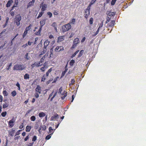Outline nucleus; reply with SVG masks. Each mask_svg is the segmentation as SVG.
Here are the masks:
<instances>
[{"instance_id": "f257e3e1", "label": "nucleus", "mask_w": 146, "mask_h": 146, "mask_svg": "<svg viewBox=\"0 0 146 146\" xmlns=\"http://www.w3.org/2000/svg\"><path fill=\"white\" fill-rule=\"evenodd\" d=\"M25 67L23 64L21 65L19 64H17L14 66L13 68V70L22 71L25 69Z\"/></svg>"}, {"instance_id": "f03ea898", "label": "nucleus", "mask_w": 146, "mask_h": 146, "mask_svg": "<svg viewBox=\"0 0 146 146\" xmlns=\"http://www.w3.org/2000/svg\"><path fill=\"white\" fill-rule=\"evenodd\" d=\"M71 28V26L70 24L69 23L67 24L63 25L62 27V32L64 33L65 32L68 31Z\"/></svg>"}, {"instance_id": "7ed1b4c3", "label": "nucleus", "mask_w": 146, "mask_h": 146, "mask_svg": "<svg viewBox=\"0 0 146 146\" xmlns=\"http://www.w3.org/2000/svg\"><path fill=\"white\" fill-rule=\"evenodd\" d=\"M21 19V16L19 14L16 16L15 19V22L17 26H19L20 24V21Z\"/></svg>"}, {"instance_id": "20e7f679", "label": "nucleus", "mask_w": 146, "mask_h": 146, "mask_svg": "<svg viewBox=\"0 0 146 146\" xmlns=\"http://www.w3.org/2000/svg\"><path fill=\"white\" fill-rule=\"evenodd\" d=\"M79 42L80 40L79 38H76L74 39V40L73 43L71 47V48L74 49L75 48L77 44H79Z\"/></svg>"}, {"instance_id": "39448f33", "label": "nucleus", "mask_w": 146, "mask_h": 146, "mask_svg": "<svg viewBox=\"0 0 146 146\" xmlns=\"http://www.w3.org/2000/svg\"><path fill=\"white\" fill-rule=\"evenodd\" d=\"M40 7H41L42 6V8L41 9V11L44 12L46 9L47 7V5L46 4H43V2L42 3L40 4Z\"/></svg>"}, {"instance_id": "423d86ee", "label": "nucleus", "mask_w": 146, "mask_h": 146, "mask_svg": "<svg viewBox=\"0 0 146 146\" xmlns=\"http://www.w3.org/2000/svg\"><path fill=\"white\" fill-rule=\"evenodd\" d=\"M15 121L13 118H12L9 121L8 124L9 127L11 128L14 126V123L15 122Z\"/></svg>"}, {"instance_id": "0eeeda50", "label": "nucleus", "mask_w": 146, "mask_h": 146, "mask_svg": "<svg viewBox=\"0 0 146 146\" xmlns=\"http://www.w3.org/2000/svg\"><path fill=\"white\" fill-rule=\"evenodd\" d=\"M64 50V48L62 46H57L55 48V50L56 52H59Z\"/></svg>"}, {"instance_id": "6e6552de", "label": "nucleus", "mask_w": 146, "mask_h": 146, "mask_svg": "<svg viewBox=\"0 0 146 146\" xmlns=\"http://www.w3.org/2000/svg\"><path fill=\"white\" fill-rule=\"evenodd\" d=\"M59 117V115H58L56 113L54 115H53V116H52V117L51 118V121H54L56 119H57V118H58Z\"/></svg>"}, {"instance_id": "1a4fd4ad", "label": "nucleus", "mask_w": 146, "mask_h": 146, "mask_svg": "<svg viewBox=\"0 0 146 146\" xmlns=\"http://www.w3.org/2000/svg\"><path fill=\"white\" fill-rule=\"evenodd\" d=\"M85 13H86V14H85V17L87 19V18L88 17V16L90 15V11H89V9H87L86 10Z\"/></svg>"}, {"instance_id": "9d476101", "label": "nucleus", "mask_w": 146, "mask_h": 146, "mask_svg": "<svg viewBox=\"0 0 146 146\" xmlns=\"http://www.w3.org/2000/svg\"><path fill=\"white\" fill-rule=\"evenodd\" d=\"M13 1L12 0L9 1L6 5V6L7 7H9L10 6L12 3H13Z\"/></svg>"}, {"instance_id": "9b49d317", "label": "nucleus", "mask_w": 146, "mask_h": 146, "mask_svg": "<svg viewBox=\"0 0 146 146\" xmlns=\"http://www.w3.org/2000/svg\"><path fill=\"white\" fill-rule=\"evenodd\" d=\"M64 39V36H61L58 37V38L57 42H59L62 41Z\"/></svg>"}, {"instance_id": "f8f14e48", "label": "nucleus", "mask_w": 146, "mask_h": 146, "mask_svg": "<svg viewBox=\"0 0 146 146\" xmlns=\"http://www.w3.org/2000/svg\"><path fill=\"white\" fill-rule=\"evenodd\" d=\"M96 0H91V1L89 4L88 8L90 10L92 5L94 3H95Z\"/></svg>"}, {"instance_id": "ddd939ff", "label": "nucleus", "mask_w": 146, "mask_h": 146, "mask_svg": "<svg viewBox=\"0 0 146 146\" xmlns=\"http://www.w3.org/2000/svg\"><path fill=\"white\" fill-rule=\"evenodd\" d=\"M106 13L110 17L114 16L115 14V13L114 12H111L109 11H107Z\"/></svg>"}, {"instance_id": "4468645a", "label": "nucleus", "mask_w": 146, "mask_h": 146, "mask_svg": "<svg viewBox=\"0 0 146 146\" xmlns=\"http://www.w3.org/2000/svg\"><path fill=\"white\" fill-rule=\"evenodd\" d=\"M115 20H113L111 22V23H109L108 24V25L109 27H112L113 26L115 25Z\"/></svg>"}, {"instance_id": "2eb2a0df", "label": "nucleus", "mask_w": 146, "mask_h": 146, "mask_svg": "<svg viewBox=\"0 0 146 146\" xmlns=\"http://www.w3.org/2000/svg\"><path fill=\"white\" fill-rule=\"evenodd\" d=\"M54 131H53L52 133L46 136L45 137V139L46 140H48L50 139L51 137V135L53 134Z\"/></svg>"}, {"instance_id": "dca6fc26", "label": "nucleus", "mask_w": 146, "mask_h": 146, "mask_svg": "<svg viewBox=\"0 0 146 146\" xmlns=\"http://www.w3.org/2000/svg\"><path fill=\"white\" fill-rule=\"evenodd\" d=\"M46 114L45 113L43 112H40L38 114V116L40 117H42L45 116Z\"/></svg>"}, {"instance_id": "f3484780", "label": "nucleus", "mask_w": 146, "mask_h": 146, "mask_svg": "<svg viewBox=\"0 0 146 146\" xmlns=\"http://www.w3.org/2000/svg\"><path fill=\"white\" fill-rule=\"evenodd\" d=\"M31 129V126L27 125L26 127L25 130L26 132H29L30 131Z\"/></svg>"}, {"instance_id": "a211bd4d", "label": "nucleus", "mask_w": 146, "mask_h": 146, "mask_svg": "<svg viewBox=\"0 0 146 146\" xmlns=\"http://www.w3.org/2000/svg\"><path fill=\"white\" fill-rule=\"evenodd\" d=\"M84 52V50H81L80 51V52L79 53L78 55V57L80 58L81 57L83 54Z\"/></svg>"}, {"instance_id": "6ab92c4d", "label": "nucleus", "mask_w": 146, "mask_h": 146, "mask_svg": "<svg viewBox=\"0 0 146 146\" xmlns=\"http://www.w3.org/2000/svg\"><path fill=\"white\" fill-rule=\"evenodd\" d=\"M40 127V129H42L43 131L45 130L46 129V126L45 125H41Z\"/></svg>"}, {"instance_id": "aec40b11", "label": "nucleus", "mask_w": 146, "mask_h": 146, "mask_svg": "<svg viewBox=\"0 0 146 146\" xmlns=\"http://www.w3.org/2000/svg\"><path fill=\"white\" fill-rule=\"evenodd\" d=\"M24 79L25 80L28 79L29 78V75L28 74H26L24 75Z\"/></svg>"}, {"instance_id": "412c9836", "label": "nucleus", "mask_w": 146, "mask_h": 146, "mask_svg": "<svg viewBox=\"0 0 146 146\" xmlns=\"http://www.w3.org/2000/svg\"><path fill=\"white\" fill-rule=\"evenodd\" d=\"M46 22V20L45 19H42L41 20L40 22V25H44Z\"/></svg>"}, {"instance_id": "4be33fe9", "label": "nucleus", "mask_w": 146, "mask_h": 146, "mask_svg": "<svg viewBox=\"0 0 146 146\" xmlns=\"http://www.w3.org/2000/svg\"><path fill=\"white\" fill-rule=\"evenodd\" d=\"M48 129H49V132H48V133L50 134L52 133V131H53L54 130V131H55V130L56 129H53L52 128V127H51L50 126L49 127Z\"/></svg>"}, {"instance_id": "5701e85b", "label": "nucleus", "mask_w": 146, "mask_h": 146, "mask_svg": "<svg viewBox=\"0 0 146 146\" xmlns=\"http://www.w3.org/2000/svg\"><path fill=\"white\" fill-rule=\"evenodd\" d=\"M79 50H77L75 53L72 54V56H71V58H73L79 52Z\"/></svg>"}, {"instance_id": "b1692460", "label": "nucleus", "mask_w": 146, "mask_h": 146, "mask_svg": "<svg viewBox=\"0 0 146 146\" xmlns=\"http://www.w3.org/2000/svg\"><path fill=\"white\" fill-rule=\"evenodd\" d=\"M44 13V12L42 11L41 12H40L38 15V16H37V19H38L40 17H41L42 15Z\"/></svg>"}, {"instance_id": "393cba45", "label": "nucleus", "mask_w": 146, "mask_h": 146, "mask_svg": "<svg viewBox=\"0 0 146 146\" xmlns=\"http://www.w3.org/2000/svg\"><path fill=\"white\" fill-rule=\"evenodd\" d=\"M64 93H65V94L62 97H61V99L62 100H64L67 95V92H65V91H64V92L63 93V94H62V95H63V94H64Z\"/></svg>"}, {"instance_id": "a878e982", "label": "nucleus", "mask_w": 146, "mask_h": 146, "mask_svg": "<svg viewBox=\"0 0 146 146\" xmlns=\"http://www.w3.org/2000/svg\"><path fill=\"white\" fill-rule=\"evenodd\" d=\"M32 26V25L31 24H30L25 29V31L26 30V31L28 32V31H29L31 29V27Z\"/></svg>"}, {"instance_id": "bb28decb", "label": "nucleus", "mask_w": 146, "mask_h": 146, "mask_svg": "<svg viewBox=\"0 0 146 146\" xmlns=\"http://www.w3.org/2000/svg\"><path fill=\"white\" fill-rule=\"evenodd\" d=\"M52 70V68H51L49 69L46 73V76H48L49 75V74L51 72Z\"/></svg>"}, {"instance_id": "cd10ccee", "label": "nucleus", "mask_w": 146, "mask_h": 146, "mask_svg": "<svg viewBox=\"0 0 146 146\" xmlns=\"http://www.w3.org/2000/svg\"><path fill=\"white\" fill-rule=\"evenodd\" d=\"M67 70H68V69H65V70L62 72V74H61V78L62 77L65 75V74Z\"/></svg>"}, {"instance_id": "c85d7f7f", "label": "nucleus", "mask_w": 146, "mask_h": 146, "mask_svg": "<svg viewBox=\"0 0 146 146\" xmlns=\"http://www.w3.org/2000/svg\"><path fill=\"white\" fill-rule=\"evenodd\" d=\"M75 62V61L74 60L72 59L70 61V64L71 66H72L73 65Z\"/></svg>"}, {"instance_id": "c756f323", "label": "nucleus", "mask_w": 146, "mask_h": 146, "mask_svg": "<svg viewBox=\"0 0 146 146\" xmlns=\"http://www.w3.org/2000/svg\"><path fill=\"white\" fill-rule=\"evenodd\" d=\"M36 117L34 115L31 116L30 117V119L32 121H34L36 119Z\"/></svg>"}, {"instance_id": "7c9ffc66", "label": "nucleus", "mask_w": 146, "mask_h": 146, "mask_svg": "<svg viewBox=\"0 0 146 146\" xmlns=\"http://www.w3.org/2000/svg\"><path fill=\"white\" fill-rule=\"evenodd\" d=\"M3 94L5 96H7L8 95V93L5 90H3Z\"/></svg>"}, {"instance_id": "2f4dec72", "label": "nucleus", "mask_w": 146, "mask_h": 146, "mask_svg": "<svg viewBox=\"0 0 146 146\" xmlns=\"http://www.w3.org/2000/svg\"><path fill=\"white\" fill-rule=\"evenodd\" d=\"M11 94L13 97L15 96L17 94V93L15 90H14L11 92Z\"/></svg>"}, {"instance_id": "473e14b6", "label": "nucleus", "mask_w": 146, "mask_h": 146, "mask_svg": "<svg viewBox=\"0 0 146 146\" xmlns=\"http://www.w3.org/2000/svg\"><path fill=\"white\" fill-rule=\"evenodd\" d=\"M41 90V88L39 86H37L35 89L36 92L37 91H40Z\"/></svg>"}, {"instance_id": "72a5a7b5", "label": "nucleus", "mask_w": 146, "mask_h": 146, "mask_svg": "<svg viewBox=\"0 0 146 146\" xmlns=\"http://www.w3.org/2000/svg\"><path fill=\"white\" fill-rule=\"evenodd\" d=\"M50 41L48 40H46L44 43V45L48 46L50 43Z\"/></svg>"}, {"instance_id": "f704fd0d", "label": "nucleus", "mask_w": 146, "mask_h": 146, "mask_svg": "<svg viewBox=\"0 0 146 146\" xmlns=\"http://www.w3.org/2000/svg\"><path fill=\"white\" fill-rule=\"evenodd\" d=\"M28 53H27L25 55V58L27 60H28L29 59V57L28 56Z\"/></svg>"}, {"instance_id": "c9c22d12", "label": "nucleus", "mask_w": 146, "mask_h": 146, "mask_svg": "<svg viewBox=\"0 0 146 146\" xmlns=\"http://www.w3.org/2000/svg\"><path fill=\"white\" fill-rule=\"evenodd\" d=\"M41 30H40V29H39L38 31L35 32V34L36 35H40V32H41Z\"/></svg>"}, {"instance_id": "e433bc0d", "label": "nucleus", "mask_w": 146, "mask_h": 146, "mask_svg": "<svg viewBox=\"0 0 146 146\" xmlns=\"http://www.w3.org/2000/svg\"><path fill=\"white\" fill-rule=\"evenodd\" d=\"M8 106V104L7 103H5L3 105V108H7Z\"/></svg>"}, {"instance_id": "4c0bfd02", "label": "nucleus", "mask_w": 146, "mask_h": 146, "mask_svg": "<svg viewBox=\"0 0 146 146\" xmlns=\"http://www.w3.org/2000/svg\"><path fill=\"white\" fill-rule=\"evenodd\" d=\"M7 114V112L6 111L2 112L1 113V115L3 117H5Z\"/></svg>"}, {"instance_id": "58836bf2", "label": "nucleus", "mask_w": 146, "mask_h": 146, "mask_svg": "<svg viewBox=\"0 0 146 146\" xmlns=\"http://www.w3.org/2000/svg\"><path fill=\"white\" fill-rule=\"evenodd\" d=\"M37 139V137L36 135H34L33 136V137L32 141H35Z\"/></svg>"}, {"instance_id": "ea45409f", "label": "nucleus", "mask_w": 146, "mask_h": 146, "mask_svg": "<svg viewBox=\"0 0 146 146\" xmlns=\"http://www.w3.org/2000/svg\"><path fill=\"white\" fill-rule=\"evenodd\" d=\"M99 30H100V29H99V28H98L97 31L95 33V34L93 35V36H95L97 35L98 34L99 32Z\"/></svg>"}, {"instance_id": "a19ab883", "label": "nucleus", "mask_w": 146, "mask_h": 146, "mask_svg": "<svg viewBox=\"0 0 146 146\" xmlns=\"http://www.w3.org/2000/svg\"><path fill=\"white\" fill-rule=\"evenodd\" d=\"M93 18L92 17L89 20V23L90 25H92L93 23Z\"/></svg>"}, {"instance_id": "79ce46f5", "label": "nucleus", "mask_w": 146, "mask_h": 146, "mask_svg": "<svg viewBox=\"0 0 146 146\" xmlns=\"http://www.w3.org/2000/svg\"><path fill=\"white\" fill-rule=\"evenodd\" d=\"M117 0H112L111 2V5H113L115 3Z\"/></svg>"}, {"instance_id": "37998d69", "label": "nucleus", "mask_w": 146, "mask_h": 146, "mask_svg": "<svg viewBox=\"0 0 146 146\" xmlns=\"http://www.w3.org/2000/svg\"><path fill=\"white\" fill-rule=\"evenodd\" d=\"M7 41H5V43L4 44H2V45L0 46V49H3V47H4L5 44L6 43H7Z\"/></svg>"}, {"instance_id": "c03bdc74", "label": "nucleus", "mask_w": 146, "mask_h": 146, "mask_svg": "<svg viewBox=\"0 0 146 146\" xmlns=\"http://www.w3.org/2000/svg\"><path fill=\"white\" fill-rule=\"evenodd\" d=\"M27 32H28L26 31H26L25 30L24 33H23V38H24L25 37V36H26L27 34Z\"/></svg>"}, {"instance_id": "a18cd8bd", "label": "nucleus", "mask_w": 146, "mask_h": 146, "mask_svg": "<svg viewBox=\"0 0 146 146\" xmlns=\"http://www.w3.org/2000/svg\"><path fill=\"white\" fill-rule=\"evenodd\" d=\"M47 15L49 16V18H51L52 16V14L50 12H48L47 13Z\"/></svg>"}, {"instance_id": "49530a36", "label": "nucleus", "mask_w": 146, "mask_h": 146, "mask_svg": "<svg viewBox=\"0 0 146 146\" xmlns=\"http://www.w3.org/2000/svg\"><path fill=\"white\" fill-rule=\"evenodd\" d=\"M12 63H11L9 64V65L8 66V67L6 68V70H9L10 69L11 67L12 66Z\"/></svg>"}, {"instance_id": "de8ad7c7", "label": "nucleus", "mask_w": 146, "mask_h": 146, "mask_svg": "<svg viewBox=\"0 0 146 146\" xmlns=\"http://www.w3.org/2000/svg\"><path fill=\"white\" fill-rule=\"evenodd\" d=\"M51 26L53 27L54 28L56 27L57 25L56 23L55 22H53L51 25Z\"/></svg>"}, {"instance_id": "09e8293b", "label": "nucleus", "mask_w": 146, "mask_h": 146, "mask_svg": "<svg viewBox=\"0 0 146 146\" xmlns=\"http://www.w3.org/2000/svg\"><path fill=\"white\" fill-rule=\"evenodd\" d=\"M46 52V50L43 49L42 51L41 52V53L40 54V55H41L43 54H44Z\"/></svg>"}, {"instance_id": "8fccbe9b", "label": "nucleus", "mask_w": 146, "mask_h": 146, "mask_svg": "<svg viewBox=\"0 0 146 146\" xmlns=\"http://www.w3.org/2000/svg\"><path fill=\"white\" fill-rule=\"evenodd\" d=\"M45 75L44 74L43 76L42 77L41 81L44 82L46 80V78H45Z\"/></svg>"}, {"instance_id": "3c124183", "label": "nucleus", "mask_w": 146, "mask_h": 146, "mask_svg": "<svg viewBox=\"0 0 146 146\" xmlns=\"http://www.w3.org/2000/svg\"><path fill=\"white\" fill-rule=\"evenodd\" d=\"M103 25V22L102 21V22L100 24L99 26V27L98 28H99V29H100V28H102V27Z\"/></svg>"}, {"instance_id": "603ef678", "label": "nucleus", "mask_w": 146, "mask_h": 146, "mask_svg": "<svg viewBox=\"0 0 146 146\" xmlns=\"http://www.w3.org/2000/svg\"><path fill=\"white\" fill-rule=\"evenodd\" d=\"M21 130H19L17 132H16L15 136L19 135L20 134V132Z\"/></svg>"}, {"instance_id": "864d4df0", "label": "nucleus", "mask_w": 146, "mask_h": 146, "mask_svg": "<svg viewBox=\"0 0 146 146\" xmlns=\"http://www.w3.org/2000/svg\"><path fill=\"white\" fill-rule=\"evenodd\" d=\"M75 22V19H73L71 21V23L72 24H74Z\"/></svg>"}, {"instance_id": "5fc2aeb1", "label": "nucleus", "mask_w": 146, "mask_h": 146, "mask_svg": "<svg viewBox=\"0 0 146 146\" xmlns=\"http://www.w3.org/2000/svg\"><path fill=\"white\" fill-rule=\"evenodd\" d=\"M9 135H10L11 136H13L14 135V133L11 131H10L9 132Z\"/></svg>"}, {"instance_id": "6e6d98bb", "label": "nucleus", "mask_w": 146, "mask_h": 146, "mask_svg": "<svg viewBox=\"0 0 146 146\" xmlns=\"http://www.w3.org/2000/svg\"><path fill=\"white\" fill-rule=\"evenodd\" d=\"M53 53L52 51H50V54L49 56V58H52L53 56Z\"/></svg>"}, {"instance_id": "4d7b16f0", "label": "nucleus", "mask_w": 146, "mask_h": 146, "mask_svg": "<svg viewBox=\"0 0 146 146\" xmlns=\"http://www.w3.org/2000/svg\"><path fill=\"white\" fill-rule=\"evenodd\" d=\"M62 90V88L61 87L59 89L58 93L61 94V92Z\"/></svg>"}, {"instance_id": "13d9d810", "label": "nucleus", "mask_w": 146, "mask_h": 146, "mask_svg": "<svg viewBox=\"0 0 146 146\" xmlns=\"http://www.w3.org/2000/svg\"><path fill=\"white\" fill-rule=\"evenodd\" d=\"M39 94L37 93H36L35 94V96L36 98H38L39 97Z\"/></svg>"}, {"instance_id": "bf43d9fd", "label": "nucleus", "mask_w": 146, "mask_h": 146, "mask_svg": "<svg viewBox=\"0 0 146 146\" xmlns=\"http://www.w3.org/2000/svg\"><path fill=\"white\" fill-rule=\"evenodd\" d=\"M23 123H21V125L20 126V127H19L20 129H22V128H23V127H24V126H23Z\"/></svg>"}, {"instance_id": "052dcab7", "label": "nucleus", "mask_w": 146, "mask_h": 146, "mask_svg": "<svg viewBox=\"0 0 146 146\" xmlns=\"http://www.w3.org/2000/svg\"><path fill=\"white\" fill-rule=\"evenodd\" d=\"M54 91H53L49 95V96L48 98V100L50 97H51L53 95V94L54 93Z\"/></svg>"}, {"instance_id": "680f3d73", "label": "nucleus", "mask_w": 146, "mask_h": 146, "mask_svg": "<svg viewBox=\"0 0 146 146\" xmlns=\"http://www.w3.org/2000/svg\"><path fill=\"white\" fill-rule=\"evenodd\" d=\"M58 78H59L58 77H56L55 78H54V79L53 82L52 83H54L56 82V81H57V79Z\"/></svg>"}, {"instance_id": "e2e57ef3", "label": "nucleus", "mask_w": 146, "mask_h": 146, "mask_svg": "<svg viewBox=\"0 0 146 146\" xmlns=\"http://www.w3.org/2000/svg\"><path fill=\"white\" fill-rule=\"evenodd\" d=\"M72 100L71 101V102H73V101L74 99V98L75 97V96H74V95H72Z\"/></svg>"}, {"instance_id": "0e129e2a", "label": "nucleus", "mask_w": 146, "mask_h": 146, "mask_svg": "<svg viewBox=\"0 0 146 146\" xmlns=\"http://www.w3.org/2000/svg\"><path fill=\"white\" fill-rule=\"evenodd\" d=\"M44 57H42L41 58V59H40V62H41V63H42L44 61Z\"/></svg>"}, {"instance_id": "69168bd1", "label": "nucleus", "mask_w": 146, "mask_h": 146, "mask_svg": "<svg viewBox=\"0 0 146 146\" xmlns=\"http://www.w3.org/2000/svg\"><path fill=\"white\" fill-rule=\"evenodd\" d=\"M29 135H28L25 138V139H24L25 141H27V140L29 139Z\"/></svg>"}, {"instance_id": "338daca9", "label": "nucleus", "mask_w": 146, "mask_h": 146, "mask_svg": "<svg viewBox=\"0 0 146 146\" xmlns=\"http://www.w3.org/2000/svg\"><path fill=\"white\" fill-rule=\"evenodd\" d=\"M10 14L12 16H13L15 14V13L14 11H12L10 13Z\"/></svg>"}, {"instance_id": "774afa93", "label": "nucleus", "mask_w": 146, "mask_h": 146, "mask_svg": "<svg viewBox=\"0 0 146 146\" xmlns=\"http://www.w3.org/2000/svg\"><path fill=\"white\" fill-rule=\"evenodd\" d=\"M34 144L33 142L29 143L28 144V146H33Z\"/></svg>"}]
</instances>
